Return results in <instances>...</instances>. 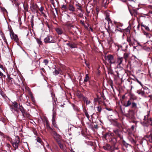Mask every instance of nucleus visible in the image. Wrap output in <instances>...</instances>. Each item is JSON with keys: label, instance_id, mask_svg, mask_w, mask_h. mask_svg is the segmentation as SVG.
<instances>
[{"label": "nucleus", "instance_id": "f257e3e1", "mask_svg": "<svg viewBox=\"0 0 152 152\" xmlns=\"http://www.w3.org/2000/svg\"><path fill=\"white\" fill-rule=\"evenodd\" d=\"M44 42L45 43H54L56 42L55 37L51 35H48L44 39Z\"/></svg>", "mask_w": 152, "mask_h": 152}, {"label": "nucleus", "instance_id": "f03ea898", "mask_svg": "<svg viewBox=\"0 0 152 152\" xmlns=\"http://www.w3.org/2000/svg\"><path fill=\"white\" fill-rule=\"evenodd\" d=\"M124 59V58L122 57H118L117 58L114 64L116 66L117 68H121L122 67V62Z\"/></svg>", "mask_w": 152, "mask_h": 152}, {"label": "nucleus", "instance_id": "7ed1b4c3", "mask_svg": "<svg viewBox=\"0 0 152 152\" xmlns=\"http://www.w3.org/2000/svg\"><path fill=\"white\" fill-rule=\"evenodd\" d=\"M18 104L16 102H12V104L10 105V107L11 110L12 111L18 112Z\"/></svg>", "mask_w": 152, "mask_h": 152}, {"label": "nucleus", "instance_id": "20e7f679", "mask_svg": "<svg viewBox=\"0 0 152 152\" xmlns=\"http://www.w3.org/2000/svg\"><path fill=\"white\" fill-rule=\"evenodd\" d=\"M20 142V139L18 136H16L15 137V140L14 141H12L11 143L15 149L18 148Z\"/></svg>", "mask_w": 152, "mask_h": 152}, {"label": "nucleus", "instance_id": "39448f33", "mask_svg": "<svg viewBox=\"0 0 152 152\" xmlns=\"http://www.w3.org/2000/svg\"><path fill=\"white\" fill-rule=\"evenodd\" d=\"M50 133L51 135L54 137V138L57 142L60 141V136L59 134H58L55 131L53 130H52V131H51Z\"/></svg>", "mask_w": 152, "mask_h": 152}, {"label": "nucleus", "instance_id": "423d86ee", "mask_svg": "<svg viewBox=\"0 0 152 152\" xmlns=\"http://www.w3.org/2000/svg\"><path fill=\"white\" fill-rule=\"evenodd\" d=\"M149 115V114H148L146 115L145 116L143 121L141 123L144 126H148L149 125L150 118H148Z\"/></svg>", "mask_w": 152, "mask_h": 152}, {"label": "nucleus", "instance_id": "0eeeda50", "mask_svg": "<svg viewBox=\"0 0 152 152\" xmlns=\"http://www.w3.org/2000/svg\"><path fill=\"white\" fill-rule=\"evenodd\" d=\"M127 41L129 42L130 46H133L135 42H137L134 38L132 37H127Z\"/></svg>", "mask_w": 152, "mask_h": 152}, {"label": "nucleus", "instance_id": "6e6552de", "mask_svg": "<svg viewBox=\"0 0 152 152\" xmlns=\"http://www.w3.org/2000/svg\"><path fill=\"white\" fill-rule=\"evenodd\" d=\"M107 61L111 64H115V60L114 59V57L113 55H108L106 58Z\"/></svg>", "mask_w": 152, "mask_h": 152}, {"label": "nucleus", "instance_id": "1a4fd4ad", "mask_svg": "<svg viewBox=\"0 0 152 152\" xmlns=\"http://www.w3.org/2000/svg\"><path fill=\"white\" fill-rule=\"evenodd\" d=\"M10 36L11 39L13 40L16 42H18L19 39L18 38V36L14 33L13 32H11L10 33Z\"/></svg>", "mask_w": 152, "mask_h": 152}, {"label": "nucleus", "instance_id": "9d476101", "mask_svg": "<svg viewBox=\"0 0 152 152\" xmlns=\"http://www.w3.org/2000/svg\"><path fill=\"white\" fill-rule=\"evenodd\" d=\"M108 22V29H107V31L110 34V28L111 26H112L113 25V23L112 22V21L110 19V18L108 17H107L106 18Z\"/></svg>", "mask_w": 152, "mask_h": 152}, {"label": "nucleus", "instance_id": "9b49d317", "mask_svg": "<svg viewBox=\"0 0 152 152\" xmlns=\"http://www.w3.org/2000/svg\"><path fill=\"white\" fill-rule=\"evenodd\" d=\"M113 132L116 136L121 138V132L120 130L118 129H115L113 130Z\"/></svg>", "mask_w": 152, "mask_h": 152}, {"label": "nucleus", "instance_id": "f8f14e48", "mask_svg": "<svg viewBox=\"0 0 152 152\" xmlns=\"http://www.w3.org/2000/svg\"><path fill=\"white\" fill-rule=\"evenodd\" d=\"M132 99L130 98L126 102L124 103V106L126 107L129 106L132 104Z\"/></svg>", "mask_w": 152, "mask_h": 152}, {"label": "nucleus", "instance_id": "ddd939ff", "mask_svg": "<svg viewBox=\"0 0 152 152\" xmlns=\"http://www.w3.org/2000/svg\"><path fill=\"white\" fill-rule=\"evenodd\" d=\"M38 6L36 4H33L31 7V10L34 12H38Z\"/></svg>", "mask_w": 152, "mask_h": 152}, {"label": "nucleus", "instance_id": "4468645a", "mask_svg": "<svg viewBox=\"0 0 152 152\" xmlns=\"http://www.w3.org/2000/svg\"><path fill=\"white\" fill-rule=\"evenodd\" d=\"M66 45L72 48H76V44L74 43H67L66 44Z\"/></svg>", "mask_w": 152, "mask_h": 152}, {"label": "nucleus", "instance_id": "2eb2a0df", "mask_svg": "<svg viewBox=\"0 0 152 152\" xmlns=\"http://www.w3.org/2000/svg\"><path fill=\"white\" fill-rule=\"evenodd\" d=\"M56 31L57 33L59 35L62 34L63 33L62 29L60 28H56Z\"/></svg>", "mask_w": 152, "mask_h": 152}, {"label": "nucleus", "instance_id": "dca6fc26", "mask_svg": "<svg viewBox=\"0 0 152 152\" xmlns=\"http://www.w3.org/2000/svg\"><path fill=\"white\" fill-rule=\"evenodd\" d=\"M146 137L150 142H152V132L150 133L149 134L146 136Z\"/></svg>", "mask_w": 152, "mask_h": 152}, {"label": "nucleus", "instance_id": "f3484780", "mask_svg": "<svg viewBox=\"0 0 152 152\" xmlns=\"http://www.w3.org/2000/svg\"><path fill=\"white\" fill-rule=\"evenodd\" d=\"M68 9L69 11L72 12H75V8L72 4H69V7H68Z\"/></svg>", "mask_w": 152, "mask_h": 152}, {"label": "nucleus", "instance_id": "a211bd4d", "mask_svg": "<svg viewBox=\"0 0 152 152\" xmlns=\"http://www.w3.org/2000/svg\"><path fill=\"white\" fill-rule=\"evenodd\" d=\"M109 3V0H103L102 5L104 7H105Z\"/></svg>", "mask_w": 152, "mask_h": 152}, {"label": "nucleus", "instance_id": "6ab92c4d", "mask_svg": "<svg viewBox=\"0 0 152 152\" xmlns=\"http://www.w3.org/2000/svg\"><path fill=\"white\" fill-rule=\"evenodd\" d=\"M137 93L138 94L142 96H143L145 95V92L144 90H138L137 91Z\"/></svg>", "mask_w": 152, "mask_h": 152}, {"label": "nucleus", "instance_id": "aec40b11", "mask_svg": "<svg viewBox=\"0 0 152 152\" xmlns=\"http://www.w3.org/2000/svg\"><path fill=\"white\" fill-rule=\"evenodd\" d=\"M53 115H52V120H55L56 117V112L54 111V107H53Z\"/></svg>", "mask_w": 152, "mask_h": 152}, {"label": "nucleus", "instance_id": "412c9836", "mask_svg": "<svg viewBox=\"0 0 152 152\" xmlns=\"http://www.w3.org/2000/svg\"><path fill=\"white\" fill-rule=\"evenodd\" d=\"M22 115L24 117H27L28 118H30V115L29 113H27L26 111L24 113H23Z\"/></svg>", "mask_w": 152, "mask_h": 152}, {"label": "nucleus", "instance_id": "4be33fe9", "mask_svg": "<svg viewBox=\"0 0 152 152\" xmlns=\"http://www.w3.org/2000/svg\"><path fill=\"white\" fill-rule=\"evenodd\" d=\"M114 134L113 133H111L110 132H109L107 133H106L104 137L105 138L107 137H109L110 136H113Z\"/></svg>", "mask_w": 152, "mask_h": 152}, {"label": "nucleus", "instance_id": "5701e85b", "mask_svg": "<svg viewBox=\"0 0 152 152\" xmlns=\"http://www.w3.org/2000/svg\"><path fill=\"white\" fill-rule=\"evenodd\" d=\"M19 109L21 111L22 114L23 113H24L26 111L23 108L22 106H20V105Z\"/></svg>", "mask_w": 152, "mask_h": 152}, {"label": "nucleus", "instance_id": "b1692460", "mask_svg": "<svg viewBox=\"0 0 152 152\" xmlns=\"http://www.w3.org/2000/svg\"><path fill=\"white\" fill-rule=\"evenodd\" d=\"M121 48L122 49L126 50L128 46L126 45V43H124L122 46H121Z\"/></svg>", "mask_w": 152, "mask_h": 152}, {"label": "nucleus", "instance_id": "393cba45", "mask_svg": "<svg viewBox=\"0 0 152 152\" xmlns=\"http://www.w3.org/2000/svg\"><path fill=\"white\" fill-rule=\"evenodd\" d=\"M144 34L146 35L147 38L150 39L152 38V35L151 34L145 32V33Z\"/></svg>", "mask_w": 152, "mask_h": 152}, {"label": "nucleus", "instance_id": "a878e982", "mask_svg": "<svg viewBox=\"0 0 152 152\" xmlns=\"http://www.w3.org/2000/svg\"><path fill=\"white\" fill-rule=\"evenodd\" d=\"M46 128L48 129H50L51 130V131H52V130H53L50 127V126L49 125L48 122L47 121L46 122Z\"/></svg>", "mask_w": 152, "mask_h": 152}, {"label": "nucleus", "instance_id": "bb28decb", "mask_svg": "<svg viewBox=\"0 0 152 152\" xmlns=\"http://www.w3.org/2000/svg\"><path fill=\"white\" fill-rule=\"evenodd\" d=\"M132 108H136L137 107V104L134 102H132Z\"/></svg>", "mask_w": 152, "mask_h": 152}, {"label": "nucleus", "instance_id": "cd10ccee", "mask_svg": "<svg viewBox=\"0 0 152 152\" xmlns=\"http://www.w3.org/2000/svg\"><path fill=\"white\" fill-rule=\"evenodd\" d=\"M58 74H59V71L56 69H55L54 71L53 72V75H57Z\"/></svg>", "mask_w": 152, "mask_h": 152}, {"label": "nucleus", "instance_id": "c85d7f7f", "mask_svg": "<svg viewBox=\"0 0 152 152\" xmlns=\"http://www.w3.org/2000/svg\"><path fill=\"white\" fill-rule=\"evenodd\" d=\"M76 6L77 7V9L78 10H80L81 11H82V9L81 8V6H80L78 4H76Z\"/></svg>", "mask_w": 152, "mask_h": 152}, {"label": "nucleus", "instance_id": "c756f323", "mask_svg": "<svg viewBox=\"0 0 152 152\" xmlns=\"http://www.w3.org/2000/svg\"><path fill=\"white\" fill-rule=\"evenodd\" d=\"M52 124L56 128H57V125L56 124V123L55 121V120H52Z\"/></svg>", "mask_w": 152, "mask_h": 152}, {"label": "nucleus", "instance_id": "7c9ffc66", "mask_svg": "<svg viewBox=\"0 0 152 152\" xmlns=\"http://www.w3.org/2000/svg\"><path fill=\"white\" fill-rule=\"evenodd\" d=\"M58 144L59 145L60 148L61 149H64V146L61 143L60 141L57 142Z\"/></svg>", "mask_w": 152, "mask_h": 152}, {"label": "nucleus", "instance_id": "2f4dec72", "mask_svg": "<svg viewBox=\"0 0 152 152\" xmlns=\"http://www.w3.org/2000/svg\"><path fill=\"white\" fill-rule=\"evenodd\" d=\"M132 60H134V62H137L138 60V59L134 56H132Z\"/></svg>", "mask_w": 152, "mask_h": 152}, {"label": "nucleus", "instance_id": "473e14b6", "mask_svg": "<svg viewBox=\"0 0 152 152\" xmlns=\"http://www.w3.org/2000/svg\"><path fill=\"white\" fill-rule=\"evenodd\" d=\"M84 113H85V115L87 117V118L88 119H89L90 116L88 113L87 112V111L86 110H85Z\"/></svg>", "mask_w": 152, "mask_h": 152}, {"label": "nucleus", "instance_id": "72a5a7b5", "mask_svg": "<svg viewBox=\"0 0 152 152\" xmlns=\"http://www.w3.org/2000/svg\"><path fill=\"white\" fill-rule=\"evenodd\" d=\"M129 56V54L128 53H125L124 54V57L125 60H126Z\"/></svg>", "mask_w": 152, "mask_h": 152}, {"label": "nucleus", "instance_id": "f704fd0d", "mask_svg": "<svg viewBox=\"0 0 152 152\" xmlns=\"http://www.w3.org/2000/svg\"><path fill=\"white\" fill-rule=\"evenodd\" d=\"M89 79V77L88 74H86L85 78L84 80V82H86L88 81Z\"/></svg>", "mask_w": 152, "mask_h": 152}, {"label": "nucleus", "instance_id": "c9c22d12", "mask_svg": "<svg viewBox=\"0 0 152 152\" xmlns=\"http://www.w3.org/2000/svg\"><path fill=\"white\" fill-rule=\"evenodd\" d=\"M130 28L128 27L125 29V31L126 34H129L130 32Z\"/></svg>", "mask_w": 152, "mask_h": 152}, {"label": "nucleus", "instance_id": "e433bc0d", "mask_svg": "<svg viewBox=\"0 0 152 152\" xmlns=\"http://www.w3.org/2000/svg\"><path fill=\"white\" fill-rule=\"evenodd\" d=\"M97 111L99 113H100L102 110V108L100 106H98L97 107Z\"/></svg>", "mask_w": 152, "mask_h": 152}, {"label": "nucleus", "instance_id": "4c0bfd02", "mask_svg": "<svg viewBox=\"0 0 152 152\" xmlns=\"http://www.w3.org/2000/svg\"><path fill=\"white\" fill-rule=\"evenodd\" d=\"M2 39L3 40L4 42H5L7 45H8V43L7 41V39L4 36H2Z\"/></svg>", "mask_w": 152, "mask_h": 152}, {"label": "nucleus", "instance_id": "58836bf2", "mask_svg": "<svg viewBox=\"0 0 152 152\" xmlns=\"http://www.w3.org/2000/svg\"><path fill=\"white\" fill-rule=\"evenodd\" d=\"M0 94L3 97H5V95L4 93V92L2 91L0 89Z\"/></svg>", "mask_w": 152, "mask_h": 152}, {"label": "nucleus", "instance_id": "ea45409f", "mask_svg": "<svg viewBox=\"0 0 152 152\" xmlns=\"http://www.w3.org/2000/svg\"><path fill=\"white\" fill-rule=\"evenodd\" d=\"M91 10V11H92L93 10H92V9L91 8L90 9V10H89L88 9V7H86V11L88 14H89Z\"/></svg>", "mask_w": 152, "mask_h": 152}, {"label": "nucleus", "instance_id": "a19ab883", "mask_svg": "<svg viewBox=\"0 0 152 152\" xmlns=\"http://www.w3.org/2000/svg\"><path fill=\"white\" fill-rule=\"evenodd\" d=\"M37 142L41 144H42V141L41 140V139L40 138L38 137L37 139Z\"/></svg>", "mask_w": 152, "mask_h": 152}, {"label": "nucleus", "instance_id": "79ce46f5", "mask_svg": "<svg viewBox=\"0 0 152 152\" xmlns=\"http://www.w3.org/2000/svg\"><path fill=\"white\" fill-rule=\"evenodd\" d=\"M62 8L64 9V10H67L68 9V7H67L66 5H62Z\"/></svg>", "mask_w": 152, "mask_h": 152}, {"label": "nucleus", "instance_id": "37998d69", "mask_svg": "<svg viewBox=\"0 0 152 152\" xmlns=\"http://www.w3.org/2000/svg\"><path fill=\"white\" fill-rule=\"evenodd\" d=\"M43 62L45 64V65H46L48 63V61L47 59H44Z\"/></svg>", "mask_w": 152, "mask_h": 152}, {"label": "nucleus", "instance_id": "c03bdc74", "mask_svg": "<svg viewBox=\"0 0 152 152\" xmlns=\"http://www.w3.org/2000/svg\"><path fill=\"white\" fill-rule=\"evenodd\" d=\"M39 10L40 11V12L42 14H44L43 11V7H41L40 8H39Z\"/></svg>", "mask_w": 152, "mask_h": 152}, {"label": "nucleus", "instance_id": "a18cd8bd", "mask_svg": "<svg viewBox=\"0 0 152 152\" xmlns=\"http://www.w3.org/2000/svg\"><path fill=\"white\" fill-rule=\"evenodd\" d=\"M135 80H136L141 85L142 88H143V85L142 83L138 80V79H136Z\"/></svg>", "mask_w": 152, "mask_h": 152}, {"label": "nucleus", "instance_id": "49530a36", "mask_svg": "<svg viewBox=\"0 0 152 152\" xmlns=\"http://www.w3.org/2000/svg\"><path fill=\"white\" fill-rule=\"evenodd\" d=\"M13 79L10 77H8V81L9 82L12 83V81Z\"/></svg>", "mask_w": 152, "mask_h": 152}, {"label": "nucleus", "instance_id": "de8ad7c7", "mask_svg": "<svg viewBox=\"0 0 152 152\" xmlns=\"http://www.w3.org/2000/svg\"><path fill=\"white\" fill-rule=\"evenodd\" d=\"M85 63L86 66H87V67L88 68H90V67H89L90 64L88 62H87V61H85Z\"/></svg>", "mask_w": 152, "mask_h": 152}, {"label": "nucleus", "instance_id": "09e8293b", "mask_svg": "<svg viewBox=\"0 0 152 152\" xmlns=\"http://www.w3.org/2000/svg\"><path fill=\"white\" fill-rule=\"evenodd\" d=\"M85 102L86 104L87 105L88 104L90 103V101L88 100L87 99H86Z\"/></svg>", "mask_w": 152, "mask_h": 152}, {"label": "nucleus", "instance_id": "8fccbe9b", "mask_svg": "<svg viewBox=\"0 0 152 152\" xmlns=\"http://www.w3.org/2000/svg\"><path fill=\"white\" fill-rule=\"evenodd\" d=\"M37 43L39 45H41L42 44V41H41L39 39L37 40Z\"/></svg>", "mask_w": 152, "mask_h": 152}, {"label": "nucleus", "instance_id": "3c124183", "mask_svg": "<svg viewBox=\"0 0 152 152\" xmlns=\"http://www.w3.org/2000/svg\"><path fill=\"white\" fill-rule=\"evenodd\" d=\"M150 123L149 125L150 124L151 126H152V118H150Z\"/></svg>", "mask_w": 152, "mask_h": 152}, {"label": "nucleus", "instance_id": "603ef678", "mask_svg": "<svg viewBox=\"0 0 152 152\" xmlns=\"http://www.w3.org/2000/svg\"><path fill=\"white\" fill-rule=\"evenodd\" d=\"M96 13L98 14L99 13V9L98 8H96Z\"/></svg>", "mask_w": 152, "mask_h": 152}, {"label": "nucleus", "instance_id": "864d4df0", "mask_svg": "<svg viewBox=\"0 0 152 152\" xmlns=\"http://www.w3.org/2000/svg\"><path fill=\"white\" fill-rule=\"evenodd\" d=\"M145 28L147 30H150V29L147 26H145Z\"/></svg>", "mask_w": 152, "mask_h": 152}, {"label": "nucleus", "instance_id": "5fc2aeb1", "mask_svg": "<svg viewBox=\"0 0 152 152\" xmlns=\"http://www.w3.org/2000/svg\"><path fill=\"white\" fill-rule=\"evenodd\" d=\"M3 76H5L1 72H0V76L2 77Z\"/></svg>", "mask_w": 152, "mask_h": 152}, {"label": "nucleus", "instance_id": "6e6d98bb", "mask_svg": "<svg viewBox=\"0 0 152 152\" xmlns=\"http://www.w3.org/2000/svg\"><path fill=\"white\" fill-rule=\"evenodd\" d=\"M80 23L83 25H84L85 24L84 22L82 20H80Z\"/></svg>", "mask_w": 152, "mask_h": 152}, {"label": "nucleus", "instance_id": "4d7b16f0", "mask_svg": "<svg viewBox=\"0 0 152 152\" xmlns=\"http://www.w3.org/2000/svg\"><path fill=\"white\" fill-rule=\"evenodd\" d=\"M134 127H135V126L134 125H132V126L131 128L133 130L134 129Z\"/></svg>", "mask_w": 152, "mask_h": 152}, {"label": "nucleus", "instance_id": "13d9d810", "mask_svg": "<svg viewBox=\"0 0 152 152\" xmlns=\"http://www.w3.org/2000/svg\"><path fill=\"white\" fill-rule=\"evenodd\" d=\"M106 109L107 110H108V111H111L112 110V109L110 108H106Z\"/></svg>", "mask_w": 152, "mask_h": 152}, {"label": "nucleus", "instance_id": "bf43d9fd", "mask_svg": "<svg viewBox=\"0 0 152 152\" xmlns=\"http://www.w3.org/2000/svg\"><path fill=\"white\" fill-rule=\"evenodd\" d=\"M115 31L116 32H117V31H121L119 29H116L115 30Z\"/></svg>", "mask_w": 152, "mask_h": 152}, {"label": "nucleus", "instance_id": "052dcab7", "mask_svg": "<svg viewBox=\"0 0 152 152\" xmlns=\"http://www.w3.org/2000/svg\"><path fill=\"white\" fill-rule=\"evenodd\" d=\"M109 70L110 71V72L111 73V74H112V70L111 68H110L109 69Z\"/></svg>", "mask_w": 152, "mask_h": 152}, {"label": "nucleus", "instance_id": "680f3d73", "mask_svg": "<svg viewBox=\"0 0 152 152\" xmlns=\"http://www.w3.org/2000/svg\"><path fill=\"white\" fill-rule=\"evenodd\" d=\"M58 71H59V73H60V72H62V71L60 69H58Z\"/></svg>", "mask_w": 152, "mask_h": 152}, {"label": "nucleus", "instance_id": "e2e57ef3", "mask_svg": "<svg viewBox=\"0 0 152 152\" xmlns=\"http://www.w3.org/2000/svg\"><path fill=\"white\" fill-rule=\"evenodd\" d=\"M2 10H3V11H6V10L5 8H4L3 9H2Z\"/></svg>", "mask_w": 152, "mask_h": 152}, {"label": "nucleus", "instance_id": "0e129e2a", "mask_svg": "<svg viewBox=\"0 0 152 152\" xmlns=\"http://www.w3.org/2000/svg\"><path fill=\"white\" fill-rule=\"evenodd\" d=\"M96 100H97V99L96 98H95V99H94V101H96Z\"/></svg>", "mask_w": 152, "mask_h": 152}, {"label": "nucleus", "instance_id": "69168bd1", "mask_svg": "<svg viewBox=\"0 0 152 152\" xmlns=\"http://www.w3.org/2000/svg\"><path fill=\"white\" fill-rule=\"evenodd\" d=\"M17 5L18 6V5H19V4H18V3H17Z\"/></svg>", "mask_w": 152, "mask_h": 152}, {"label": "nucleus", "instance_id": "338daca9", "mask_svg": "<svg viewBox=\"0 0 152 152\" xmlns=\"http://www.w3.org/2000/svg\"><path fill=\"white\" fill-rule=\"evenodd\" d=\"M3 152H7V151H3Z\"/></svg>", "mask_w": 152, "mask_h": 152}, {"label": "nucleus", "instance_id": "774afa93", "mask_svg": "<svg viewBox=\"0 0 152 152\" xmlns=\"http://www.w3.org/2000/svg\"><path fill=\"white\" fill-rule=\"evenodd\" d=\"M3 152H7V151H3Z\"/></svg>", "mask_w": 152, "mask_h": 152}]
</instances>
